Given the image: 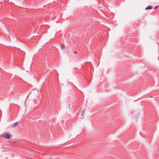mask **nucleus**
I'll return each mask as SVG.
<instances>
[{
  "label": "nucleus",
  "mask_w": 159,
  "mask_h": 159,
  "mask_svg": "<svg viewBox=\"0 0 159 159\" xmlns=\"http://www.w3.org/2000/svg\"><path fill=\"white\" fill-rule=\"evenodd\" d=\"M83 114H84V110H83L82 111V112L81 113V116H82L83 115Z\"/></svg>",
  "instance_id": "5"
},
{
  "label": "nucleus",
  "mask_w": 159,
  "mask_h": 159,
  "mask_svg": "<svg viewBox=\"0 0 159 159\" xmlns=\"http://www.w3.org/2000/svg\"><path fill=\"white\" fill-rule=\"evenodd\" d=\"M65 46L63 45H62L61 46V49H63L65 48Z\"/></svg>",
  "instance_id": "4"
},
{
  "label": "nucleus",
  "mask_w": 159,
  "mask_h": 159,
  "mask_svg": "<svg viewBox=\"0 0 159 159\" xmlns=\"http://www.w3.org/2000/svg\"><path fill=\"white\" fill-rule=\"evenodd\" d=\"M152 7L151 6H149L147 7L145 10H150L152 9Z\"/></svg>",
  "instance_id": "3"
},
{
  "label": "nucleus",
  "mask_w": 159,
  "mask_h": 159,
  "mask_svg": "<svg viewBox=\"0 0 159 159\" xmlns=\"http://www.w3.org/2000/svg\"><path fill=\"white\" fill-rule=\"evenodd\" d=\"M74 52L75 53H76V52Z\"/></svg>",
  "instance_id": "7"
},
{
  "label": "nucleus",
  "mask_w": 159,
  "mask_h": 159,
  "mask_svg": "<svg viewBox=\"0 0 159 159\" xmlns=\"http://www.w3.org/2000/svg\"><path fill=\"white\" fill-rule=\"evenodd\" d=\"M18 124V122H16L15 123L12 125L11 126L12 127H16L17 125Z\"/></svg>",
  "instance_id": "2"
},
{
  "label": "nucleus",
  "mask_w": 159,
  "mask_h": 159,
  "mask_svg": "<svg viewBox=\"0 0 159 159\" xmlns=\"http://www.w3.org/2000/svg\"><path fill=\"white\" fill-rule=\"evenodd\" d=\"M2 137L3 138H6L7 139H9L10 138V136L8 134H3L2 135Z\"/></svg>",
  "instance_id": "1"
},
{
  "label": "nucleus",
  "mask_w": 159,
  "mask_h": 159,
  "mask_svg": "<svg viewBox=\"0 0 159 159\" xmlns=\"http://www.w3.org/2000/svg\"><path fill=\"white\" fill-rule=\"evenodd\" d=\"M157 7V6H156V7H155L154 8V9H156Z\"/></svg>",
  "instance_id": "6"
}]
</instances>
